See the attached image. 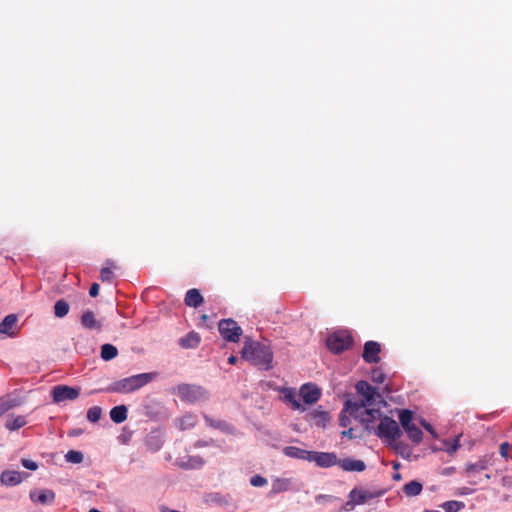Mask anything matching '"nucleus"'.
I'll list each match as a JSON object with an SVG mask.
<instances>
[{"label":"nucleus","mask_w":512,"mask_h":512,"mask_svg":"<svg viewBox=\"0 0 512 512\" xmlns=\"http://www.w3.org/2000/svg\"><path fill=\"white\" fill-rule=\"evenodd\" d=\"M358 399H347L344 403V411L370 429V424L381 417L380 405H386L380 393L367 381L360 380L355 385Z\"/></svg>","instance_id":"1"},{"label":"nucleus","mask_w":512,"mask_h":512,"mask_svg":"<svg viewBox=\"0 0 512 512\" xmlns=\"http://www.w3.org/2000/svg\"><path fill=\"white\" fill-rule=\"evenodd\" d=\"M158 376L157 372H148L132 375L112 382L106 391L110 393L128 394L133 393L152 382Z\"/></svg>","instance_id":"2"},{"label":"nucleus","mask_w":512,"mask_h":512,"mask_svg":"<svg viewBox=\"0 0 512 512\" xmlns=\"http://www.w3.org/2000/svg\"><path fill=\"white\" fill-rule=\"evenodd\" d=\"M243 359L250 361L252 364L262 367L265 370L270 368L273 354L270 348L258 342L246 341L241 350Z\"/></svg>","instance_id":"3"},{"label":"nucleus","mask_w":512,"mask_h":512,"mask_svg":"<svg viewBox=\"0 0 512 512\" xmlns=\"http://www.w3.org/2000/svg\"><path fill=\"white\" fill-rule=\"evenodd\" d=\"M354 339L348 330H338L326 339V346L333 354H340L352 347Z\"/></svg>","instance_id":"4"},{"label":"nucleus","mask_w":512,"mask_h":512,"mask_svg":"<svg viewBox=\"0 0 512 512\" xmlns=\"http://www.w3.org/2000/svg\"><path fill=\"white\" fill-rule=\"evenodd\" d=\"M376 435L388 440H397L401 437L402 432L394 419L384 416L382 418L380 417V423L377 427Z\"/></svg>","instance_id":"5"},{"label":"nucleus","mask_w":512,"mask_h":512,"mask_svg":"<svg viewBox=\"0 0 512 512\" xmlns=\"http://www.w3.org/2000/svg\"><path fill=\"white\" fill-rule=\"evenodd\" d=\"M218 330L221 336L228 342H238L242 335V328L231 318L219 322Z\"/></svg>","instance_id":"6"},{"label":"nucleus","mask_w":512,"mask_h":512,"mask_svg":"<svg viewBox=\"0 0 512 512\" xmlns=\"http://www.w3.org/2000/svg\"><path fill=\"white\" fill-rule=\"evenodd\" d=\"M80 387H71L67 385H57L52 389V397L55 403H61L65 401H73L80 395Z\"/></svg>","instance_id":"7"},{"label":"nucleus","mask_w":512,"mask_h":512,"mask_svg":"<svg viewBox=\"0 0 512 512\" xmlns=\"http://www.w3.org/2000/svg\"><path fill=\"white\" fill-rule=\"evenodd\" d=\"M383 492H371L362 488H354L349 493V500L347 505L354 507L355 505H362L370 500L382 495Z\"/></svg>","instance_id":"8"},{"label":"nucleus","mask_w":512,"mask_h":512,"mask_svg":"<svg viewBox=\"0 0 512 512\" xmlns=\"http://www.w3.org/2000/svg\"><path fill=\"white\" fill-rule=\"evenodd\" d=\"M337 455L333 452L311 451L309 462H315L321 468H329L338 465Z\"/></svg>","instance_id":"9"},{"label":"nucleus","mask_w":512,"mask_h":512,"mask_svg":"<svg viewBox=\"0 0 512 512\" xmlns=\"http://www.w3.org/2000/svg\"><path fill=\"white\" fill-rule=\"evenodd\" d=\"M180 398L187 402H195L204 395V390L200 386L181 384L177 388Z\"/></svg>","instance_id":"10"},{"label":"nucleus","mask_w":512,"mask_h":512,"mask_svg":"<svg viewBox=\"0 0 512 512\" xmlns=\"http://www.w3.org/2000/svg\"><path fill=\"white\" fill-rule=\"evenodd\" d=\"M381 346L376 341H367L364 344L362 357L366 363H378L380 361L379 353Z\"/></svg>","instance_id":"11"},{"label":"nucleus","mask_w":512,"mask_h":512,"mask_svg":"<svg viewBox=\"0 0 512 512\" xmlns=\"http://www.w3.org/2000/svg\"><path fill=\"white\" fill-rule=\"evenodd\" d=\"M300 396L306 404H313L319 400L321 390L314 384H304L300 389Z\"/></svg>","instance_id":"12"},{"label":"nucleus","mask_w":512,"mask_h":512,"mask_svg":"<svg viewBox=\"0 0 512 512\" xmlns=\"http://www.w3.org/2000/svg\"><path fill=\"white\" fill-rule=\"evenodd\" d=\"M30 499L43 505L51 504L55 500V493L49 489L33 490L30 492Z\"/></svg>","instance_id":"13"},{"label":"nucleus","mask_w":512,"mask_h":512,"mask_svg":"<svg viewBox=\"0 0 512 512\" xmlns=\"http://www.w3.org/2000/svg\"><path fill=\"white\" fill-rule=\"evenodd\" d=\"M338 465L342 468V470L347 472H362L366 468L364 461L352 458L340 459L338 460Z\"/></svg>","instance_id":"14"},{"label":"nucleus","mask_w":512,"mask_h":512,"mask_svg":"<svg viewBox=\"0 0 512 512\" xmlns=\"http://www.w3.org/2000/svg\"><path fill=\"white\" fill-rule=\"evenodd\" d=\"M283 454L290 458L309 461L311 451L304 450L295 446H286L283 448Z\"/></svg>","instance_id":"15"},{"label":"nucleus","mask_w":512,"mask_h":512,"mask_svg":"<svg viewBox=\"0 0 512 512\" xmlns=\"http://www.w3.org/2000/svg\"><path fill=\"white\" fill-rule=\"evenodd\" d=\"M204 299L200 293V291L196 288H192L186 292L184 303L185 305L193 308H198Z\"/></svg>","instance_id":"16"},{"label":"nucleus","mask_w":512,"mask_h":512,"mask_svg":"<svg viewBox=\"0 0 512 512\" xmlns=\"http://www.w3.org/2000/svg\"><path fill=\"white\" fill-rule=\"evenodd\" d=\"M27 424V419L24 415L11 414L7 417L5 428L9 431H16Z\"/></svg>","instance_id":"17"},{"label":"nucleus","mask_w":512,"mask_h":512,"mask_svg":"<svg viewBox=\"0 0 512 512\" xmlns=\"http://www.w3.org/2000/svg\"><path fill=\"white\" fill-rule=\"evenodd\" d=\"M201 338L197 332L191 331L184 337L180 338L179 344L182 348L192 349L196 348L200 344Z\"/></svg>","instance_id":"18"},{"label":"nucleus","mask_w":512,"mask_h":512,"mask_svg":"<svg viewBox=\"0 0 512 512\" xmlns=\"http://www.w3.org/2000/svg\"><path fill=\"white\" fill-rule=\"evenodd\" d=\"M0 481L6 486H15L21 483V474L17 471H3L0 477Z\"/></svg>","instance_id":"19"},{"label":"nucleus","mask_w":512,"mask_h":512,"mask_svg":"<svg viewBox=\"0 0 512 512\" xmlns=\"http://www.w3.org/2000/svg\"><path fill=\"white\" fill-rule=\"evenodd\" d=\"M17 316L15 314L7 315L0 323V333L13 335V329L17 324Z\"/></svg>","instance_id":"20"},{"label":"nucleus","mask_w":512,"mask_h":512,"mask_svg":"<svg viewBox=\"0 0 512 512\" xmlns=\"http://www.w3.org/2000/svg\"><path fill=\"white\" fill-rule=\"evenodd\" d=\"M81 324L83 327H85L87 329H100L101 328L100 323L95 318L94 312L91 310H88L82 314Z\"/></svg>","instance_id":"21"},{"label":"nucleus","mask_w":512,"mask_h":512,"mask_svg":"<svg viewBox=\"0 0 512 512\" xmlns=\"http://www.w3.org/2000/svg\"><path fill=\"white\" fill-rule=\"evenodd\" d=\"M128 410L125 405H118L110 410V418L113 422L120 424L127 419Z\"/></svg>","instance_id":"22"},{"label":"nucleus","mask_w":512,"mask_h":512,"mask_svg":"<svg viewBox=\"0 0 512 512\" xmlns=\"http://www.w3.org/2000/svg\"><path fill=\"white\" fill-rule=\"evenodd\" d=\"M423 486L420 482L413 480L403 486V492L408 497L417 496L422 492Z\"/></svg>","instance_id":"23"},{"label":"nucleus","mask_w":512,"mask_h":512,"mask_svg":"<svg viewBox=\"0 0 512 512\" xmlns=\"http://www.w3.org/2000/svg\"><path fill=\"white\" fill-rule=\"evenodd\" d=\"M411 441H413L416 444H419L423 439V432L422 430L417 427L415 424L407 427L404 429Z\"/></svg>","instance_id":"24"},{"label":"nucleus","mask_w":512,"mask_h":512,"mask_svg":"<svg viewBox=\"0 0 512 512\" xmlns=\"http://www.w3.org/2000/svg\"><path fill=\"white\" fill-rule=\"evenodd\" d=\"M106 266H104L100 271V279L102 282H111L113 279V271L112 268L114 267V262L110 259L106 260L105 262Z\"/></svg>","instance_id":"25"},{"label":"nucleus","mask_w":512,"mask_h":512,"mask_svg":"<svg viewBox=\"0 0 512 512\" xmlns=\"http://www.w3.org/2000/svg\"><path fill=\"white\" fill-rule=\"evenodd\" d=\"M70 306L64 299L56 301L54 305V314L58 318H63L69 313Z\"/></svg>","instance_id":"26"},{"label":"nucleus","mask_w":512,"mask_h":512,"mask_svg":"<svg viewBox=\"0 0 512 512\" xmlns=\"http://www.w3.org/2000/svg\"><path fill=\"white\" fill-rule=\"evenodd\" d=\"M488 468V461L486 459H480L476 463H467L465 466L466 473L480 472Z\"/></svg>","instance_id":"27"},{"label":"nucleus","mask_w":512,"mask_h":512,"mask_svg":"<svg viewBox=\"0 0 512 512\" xmlns=\"http://www.w3.org/2000/svg\"><path fill=\"white\" fill-rule=\"evenodd\" d=\"M118 354L117 348L112 344H104L101 347V357L105 361L114 359Z\"/></svg>","instance_id":"28"},{"label":"nucleus","mask_w":512,"mask_h":512,"mask_svg":"<svg viewBox=\"0 0 512 512\" xmlns=\"http://www.w3.org/2000/svg\"><path fill=\"white\" fill-rule=\"evenodd\" d=\"M284 399L286 402H288L291 407L295 410L301 409V404L297 398V394L292 389H285L284 390Z\"/></svg>","instance_id":"29"},{"label":"nucleus","mask_w":512,"mask_h":512,"mask_svg":"<svg viewBox=\"0 0 512 512\" xmlns=\"http://www.w3.org/2000/svg\"><path fill=\"white\" fill-rule=\"evenodd\" d=\"M413 413L408 409H403L399 412V421L403 429L413 425Z\"/></svg>","instance_id":"30"},{"label":"nucleus","mask_w":512,"mask_h":512,"mask_svg":"<svg viewBox=\"0 0 512 512\" xmlns=\"http://www.w3.org/2000/svg\"><path fill=\"white\" fill-rule=\"evenodd\" d=\"M464 503L456 500L446 501L442 504V508L445 512H458L464 508Z\"/></svg>","instance_id":"31"},{"label":"nucleus","mask_w":512,"mask_h":512,"mask_svg":"<svg viewBox=\"0 0 512 512\" xmlns=\"http://www.w3.org/2000/svg\"><path fill=\"white\" fill-rule=\"evenodd\" d=\"M101 415L102 409L99 406L91 407L87 411V419L92 423L98 422L101 418Z\"/></svg>","instance_id":"32"},{"label":"nucleus","mask_w":512,"mask_h":512,"mask_svg":"<svg viewBox=\"0 0 512 512\" xmlns=\"http://www.w3.org/2000/svg\"><path fill=\"white\" fill-rule=\"evenodd\" d=\"M18 402L15 399L3 400L0 399V416L8 412L12 408L18 406Z\"/></svg>","instance_id":"33"},{"label":"nucleus","mask_w":512,"mask_h":512,"mask_svg":"<svg viewBox=\"0 0 512 512\" xmlns=\"http://www.w3.org/2000/svg\"><path fill=\"white\" fill-rule=\"evenodd\" d=\"M67 462L79 464L83 461V454L80 451L70 450L65 455Z\"/></svg>","instance_id":"34"},{"label":"nucleus","mask_w":512,"mask_h":512,"mask_svg":"<svg viewBox=\"0 0 512 512\" xmlns=\"http://www.w3.org/2000/svg\"><path fill=\"white\" fill-rule=\"evenodd\" d=\"M385 378H386V376L381 369L375 368L372 370L371 379L373 382H375L377 384H381L385 381Z\"/></svg>","instance_id":"35"},{"label":"nucleus","mask_w":512,"mask_h":512,"mask_svg":"<svg viewBox=\"0 0 512 512\" xmlns=\"http://www.w3.org/2000/svg\"><path fill=\"white\" fill-rule=\"evenodd\" d=\"M204 419H205L206 424L213 428L223 429L226 426L225 422L213 420L212 418H210L207 415L204 416Z\"/></svg>","instance_id":"36"},{"label":"nucleus","mask_w":512,"mask_h":512,"mask_svg":"<svg viewBox=\"0 0 512 512\" xmlns=\"http://www.w3.org/2000/svg\"><path fill=\"white\" fill-rule=\"evenodd\" d=\"M266 483L267 480L260 475H255L250 479V484L254 487H261L264 486Z\"/></svg>","instance_id":"37"},{"label":"nucleus","mask_w":512,"mask_h":512,"mask_svg":"<svg viewBox=\"0 0 512 512\" xmlns=\"http://www.w3.org/2000/svg\"><path fill=\"white\" fill-rule=\"evenodd\" d=\"M203 460L199 456L191 457L189 463L186 465L187 468H199L203 465Z\"/></svg>","instance_id":"38"},{"label":"nucleus","mask_w":512,"mask_h":512,"mask_svg":"<svg viewBox=\"0 0 512 512\" xmlns=\"http://www.w3.org/2000/svg\"><path fill=\"white\" fill-rule=\"evenodd\" d=\"M21 464L24 468L32 471L38 468V464L35 461L29 459H22Z\"/></svg>","instance_id":"39"},{"label":"nucleus","mask_w":512,"mask_h":512,"mask_svg":"<svg viewBox=\"0 0 512 512\" xmlns=\"http://www.w3.org/2000/svg\"><path fill=\"white\" fill-rule=\"evenodd\" d=\"M459 447H460V440H459V438L457 437V438H455V439L452 441V443H451L449 446H447L446 451H447L449 454H451V455H452L453 453H455V452L459 449Z\"/></svg>","instance_id":"40"},{"label":"nucleus","mask_w":512,"mask_h":512,"mask_svg":"<svg viewBox=\"0 0 512 512\" xmlns=\"http://www.w3.org/2000/svg\"><path fill=\"white\" fill-rule=\"evenodd\" d=\"M510 449H511L510 444L508 442H503L500 445L499 452L502 457H504L505 459H508Z\"/></svg>","instance_id":"41"},{"label":"nucleus","mask_w":512,"mask_h":512,"mask_svg":"<svg viewBox=\"0 0 512 512\" xmlns=\"http://www.w3.org/2000/svg\"><path fill=\"white\" fill-rule=\"evenodd\" d=\"M348 413L347 411L342 410L340 417H339V423L342 427H347L350 424L349 416L346 415Z\"/></svg>","instance_id":"42"},{"label":"nucleus","mask_w":512,"mask_h":512,"mask_svg":"<svg viewBox=\"0 0 512 512\" xmlns=\"http://www.w3.org/2000/svg\"><path fill=\"white\" fill-rule=\"evenodd\" d=\"M421 424L426 431H428L434 438H437L435 430L430 423L426 422L425 420H422Z\"/></svg>","instance_id":"43"},{"label":"nucleus","mask_w":512,"mask_h":512,"mask_svg":"<svg viewBox=\"0 0 512 512\" xmlns=\"http://www.w3.org/2000/svg\"><path fill=\"white\" fill-rule=\"evenodd\" d=\"M89 294L91 297H96L99 294V285L97 283L91 285Z\"/></svg>","instance_id":"44"},{"label":"nucleus","mask_w":512,"mask_h":512,"mask_svg":"<svg viewBox=\"0 0 512 512\" xmlns=\"http://www.w3.org/2000/svg\"><path fill=\"white\" fill-rule=\"evenodd\" d=\"M342 435H343L344 437H348V438H350V439L354 438V435H353V428H349L348 430H344V431L342 432Z\"/></svg>","instance_id":"45"},{"label":"nucleus","mask_w":512,"mask_h":512,"mask_svg":"<svg viewBox=\"0 0 512 512\" xmlns=\"http://www.w3.org/2000/svg\"><path fill=\"white\" fill-rule=\"evenodd\" d=\"M237 360H238V359H237V357H236V356L231 355V356L228 358V363H229V364H231V365H233V364H235V363L237 362Z\"/></svg>","instance_id":"46"},{"label":"nucleus","mask_w":512,"mask_h":512,"mask_svg":"<svg viewBox=\"0 0 512 512\" xmlns=\"http://www.w3.org/2000/svg\"><path fill=\"white\" fill-rule=\"evenodd\" d=\"M207 445H208V442L201 441V440H199L195 443V447H203V446H207Z\"/></svg>","instance_id":"47"},{"label":"nucleus","mask_w":512,"mask_h":512,"mask_svg":"<svg viewBox=\"0 0 512 512\" xmlns=\"http://www.w3.org/2000/svg\"><path fill=\"white\" fill-rule=\"evenodd\" d=\"M81 434V430H72L69 435L70 436H78Z\"/></svg>","instance_id":"48"},{"label":"nucleus","mask_w":512,"mask_h":512,"mask_svg":"<svg viewBox=\"0 0 512 512\" xmlns=\"http://www.w3.org/2000/svg\"><path fill=\"white\" fill-rule=\"evenodd\" d=\"M393 479H394L395 481H399V480H401V474H399V473L394 474V475H393Z\"/></svg>","instance_id":"49"},{"label":"nucleus","mask_w":512,"mask_h":512,"mask_svg":"<svg viewBox=\"0 0 512 512\" xmlns=\"http://www.w3.org/2000/svg\"><path fill=\"white\" fill-rule=\"evenodd\" d=\"M208 319H209V316H208V315H206V314H203V315L201 316V320H202L204 323H205Z\"/></svg>","instance_id":"50"},{"label":"nucleus","mask_w":512,"mask_h":512,"mask_svg":"<svg viewBox=\"0 0 512 512\" xmlns=\"http://www.w3.org/2000/svg\"><path fill=\"white\" fill-rule=\"evenodd\" d=\"M162 512H180V511L165 508V509L162 510Z\"/></svg>","instance_id":"51"},{"label":"nucleus","mask_w":512,"mask_h":512,"mask_svg":"<svg viewBox=\"0 0 512 512\" xmlns=\"http://www.w3.org/2000/svg\"><path fill=\"white\" fill-rule=\"evenodd\" d=\"M399 466H400V463H394L393 468H394V469H398V468H399Z\"/></svg>","instance_id":"52"},{"label":"nucleus","mask_w":512,"mask_h":512,"mask_svg":"<svg viewBox=\"0 0 512 512\" xmlns=\"http://www.w3.org/2000/svg\"><path fill=\"white\" fill-rule=\"evenodd\" d=\"M424 512H440V511H437V510H425Z\"/></svg>","instance_id":"53"}]
</instances>
